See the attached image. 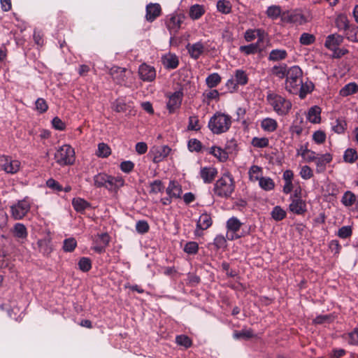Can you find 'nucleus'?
I'll list each match as a JSON object with an SVG mask.
<instances>
[{"instance_id":"32","label":"nucleus","mask_w":358,"mask_h":358,"mask_svg":"<svg viewBox=\"0 0 358 358\" xmlns=\"http://www.w3.org/2000/svg\"><path fill=\"white\" fill-rule=\"evenodd\" d=\"M248 174L252 182H257L263 177L262 168L256 165L250 167Z\"/></svg>"},{"instance_id":"48","label":"nucleus","mask_w":358,"mask_h":358,"mask_svg":"<svg viewBox=\"0 0 358 358\" xmlns=\"http://www.w3.org/2000/svg\"><path fill=\"white\" fill-rule=\"evenodd\" d=\"M315 41V36L308 33H303L299 38V42L303 45H309Z\"/></svg>"},{"instance_id":"5","label":"nucleus","mask_w":358,"mask_h":358,"mask_svg":"<svg viewBox=\"0 0 358 358\" xmlns=\"http://www.w3.org/2000/svg\"><path fill=\"white\" fill-rule=\"evenodd\" d=\"M270 106L280 116L286 115L292 108V103L289 100L282 96L273 94H270Z\"/></svg>"},{"instance_id":"52","label":"nucleus","mask_w":358,"mask_h":358,"mask_svg":"<svg viewBox=\"0 0 358 358\" xmlns=\"http://www.w3.org/2000/svg\"><path fill=\"white\" fill-rule=\"evenodd\" d=\"M236 84L244 85L248 83V76L243 70H237L235 73Z\"/></svg>"},{"instance_id":"37","label":"nucleus","mask_w":358,"mask_h":358,"mask_svg":"<svg viewBox=\"0 0 358 358\" xmlns=\"http://www.w3.org/2000/svg\"><path fill=\"white\" fill-rule=\"evenodd\" d=\"M358 158V155L356 150L348 148L345 151L343 159L345 162L353 163Z\"/></svg>"},{"instance_id":"42","label":"nucleus","mask_w":358,"mask_h":358,"mask_svg":"<svg viewBox=\"0 0 358 358\" xmlns=\"http://www.w3.org/2000/svg\"><path fill=\"white\" fill-rule=\"evenodd\" d=\"M345 339H348V343L352 345H358V327L352 331L343 335Z\"/></svg>"},{"instance_id":"14","label":"nucleus","mask_w":358,"mask_h":358,"mask_svg":"<svg viewBox=\"0 0 358 358\" xmlns=\"http://www.w3.org/2000/svg\"><path fill=\"white\" fill-rule=\"evenodd\" d=\"M264 49V45L262 44V39L260 38L255 43H251L248 45H241L239 48L240 52L244 53L246 55L255 54L256 52L262 53Z\"/></svg>"},{"instance_id":"21","label":"nucleus","mask_w":358,"mask_h":358,"mask_svg":"<svg viewBox=\"0 0 358 358\" xmlns=\"http://www.w3.org/2000/svg\"><path fill=\"white\" fill-rule=\"evenodd\" d=\"M162 62L168 69H175L179 64L178 57L175 54L169 53L162 57Z\"/></svg>"},{"instance_id":"40","label":"nucleus","mask_w":358,"mask_h":358,"mask_svg":"<svg viewBox=\"0 0 358 358\" xmlns=\"http://www.w3.org/2000/svg\"><path fill=\"white\" fill-rule=\"evenodd\" d=\"M176 342L178 345L183 346L185 348H189L192 345V340L186 335L177 336Z\"/></svg>"},{"instance_id":"28","label":"nucleus","mask_w":358,"mask_h":358,"mask_svg":"<svg viewBox=\"0 0 358 358\" xmlns=\"http://www.w3.org/2000/svg\"><path fill=\"white\" fill-rule=\"evenodd\" d=\"M321 109L319 106H315L310 108L308 113V120L314 124L319 123L320 121Z\"/></svg>"},{"instance_id":"25","label":"nucleus","mask_w":358,"mask_h":358,"mask_svg":"<svg viewBox=\"0 0 358 358\" xmlns=\"http://www.w3.org/2000/svg\"><path fill=\"white\" fill-rule=\"evenodd\" d=\"M343 42V37L337 34H331L327 36L324 45L329 50H334L335 48Z\"/></svg>"},{"instance_id":"1","label":"nucleus","mask_w":358,"mask_h":358,"mask_svg":"<svg viewBox=\"0 0 358 358\" xmlns=\"http://www.w3.org/2000/svg\"><path fill=\"white\" fill-rule=\"evenodd\" d=\"M234 178L229 172H227L215 182L213 191L214 194L218 197L229 198L234 192Z\"/></svg>"},{"instance_id":"17","label":"nucleus","mask_w":358,"mask_h":358,"mask_svg":"<svg viewBox=\"0 0 358 358\" xmlns=\"http://www.w3.org/2000/svg\"><path fill=\"white\" fill-rule=\"evenodd\" d=\"M186 49L192 59H198L203 53L205 47L203 44L199 41L194 44L188 43L186 45Z\"/></svg>"},{"instance_id":"49","label":"nucleus","mask_w":358,"mask_h":358,"mask_svg":"<svg viewBox=\"0 0 358 358\" xmlns=\"http://www.w3.org/2000/svg\"><path fill=\"white\" fill-rule=\"evenodd\" d=\"M346 125L345 121L337 119L332 123V129L337 134H342L344 132Z\"/></svg>"},{"instance_id":"64","label":"nucleus","mask_w":358,"mask_h":358,"mask_svg":"<svg viewBox=\"0 0 358 358\" xmlns=\"http://www.w3.org/2000/svg\"><path fill=\"white\" fill-rule=\"evenodd\" d=\"M46 185L49 188L57 192H61L63 190L62 186L60 185V184L53 178H49L46 181Z\"/></svg>"},{"instance_id":"39","label":"nucleus","mask_w":358,"mask_h":358,"mask_svg":"<svg viewBox=\"0 0 358 358\" xmlns=\"http://www.w3.org/2000/svg\"><path fill=\"white\" fill-rule=\"evenodd\" d=\"M305 152H300L297 150V155H301L308 162H313L315 159V152L308 148V143L305 145L304 148Z\"/></svg>"},{"instance_id":"59","label":"nucleus","mask_w":358,"mask_h":358,"mask_svg":"<svg viewBox=\"0 0 358 358\" xmlns=\"http://www.w3.org/2000/svg\"><path fill=\"white\" fill-rule=\"evenodd\" d=\"M352 231L350 226H344L338 231V236L341 238H346L352 235Z\"/></svg>"},{"instance_id":"44","label":"nucleus","mask_w":358,"mask_h":358,"mask_svg":"<svg viewBox=\"0 0 358 358\" xmlns=\"http://www.w3.org/2000/svg\"><path fill=\"white\" fill-rule=\"evenodd\" d=\"M14 235L19 238H24L27 236V229L22 224L17 223L14 227Z\"/></svg>"},{"instance_id":"46","label":"nucleus","mask_w":358,"mask_h":358,"mask_svg":"<svg viewBox=\"0 0 358 358\" xmlns=\"http://www.w3.org/2000/svg\"><path fill=\"white\" fill-rule=\"evenodd\" d=\"M217 10L224 14H228L231 10V6L229 1L225 0H219L217 3Z\"/></svg>"},{"instance_id":"2","label":"nucleus","mask_w":358,"mask_h":358,"mask_svg":"<svg viewBox=\"0 0 358 358\" xmlns=\"http://www.w3.org/2000/svg\"><path fill=\"white\" fill-rule=\"evenodd\" d=\"M231 124V117L222 113H216L210 117L208 127L215 134L227 131Z\"/></svg>"},{"instance_id":"35","label":"nucleus","mask_w":358,"mask_h":358,"mask_svg":"<svg viewBox=\"0 0 358 358\" xmlns=\"http://www.w3.org/2000/svg\"><path fill=\"white\" fill-rule=\"evenodd\" d=\"M221 82V77L217 73L210 74L206 79V85L210 88L216 87Z\"/></svg>"},{"instance_id":"6","label":"nucleus","mask_w":358,"mask_h":358,"mask_svg":"<svg viewBox=\"0 0 358 358\" xmlns=\"http://www.w3.org/2000/svg\"><path fill=\"white\" fill-rule=\"evenodd\" d=\"M20 162L13 159L11 157L2 155L0 157V167L8 173H15L20 168Z\"/></svg>"},{"instance_id":"54","label":"nucleus","mask_w":358,"mask_h":358,"mask_svg":"<svg viewBox=\"0 0 358 358\" xmlns=\"http://www.w3.org/2000/svg\"><path fill=\"white\" fill-rule=\"evenodd\" d=\"M345 35L349 41L354 42L358 41V27H350V28L348 29L347 33H345Z\"/></svg>"},{"instance_id":"3","label":"nucleus","mask_w":358,"mask_h":358,"mask_svg":"<svg viewBox=\"0 0 358 358\" xmlns=\"http://www.w3.org/2000/svg\"><path fill=\"white\" fill-rule=\"evenodd\" d=\"M303 71L298 66H293L286 73V89L291 93L299 90L302 83Z\"/></svg>"},{"instance_id":"13","label":"nucleus","mask_w":358,"mask_h":358,"mask_svg":"<svg viewBox=\"0 0 358 358\" xmlns=\"http://www.w3.org/2000/svg\"><path fill=\"white\" fill-rule=\"evenodd\" d=\"M282 21L284 22L293 23L296 24H303L306 22V17L298 11L292 13H283Z\"/></svg>"},{"instance_id":"26","label":"nucleus","mask_w":358,"mask_h":358,"mask_svg":"<svg viewBox=\"0 0 358 358\" xmlns=\"http://www.w3.org/2000/svg\"><path fill=\"white\" fill-rule=\"evenodd\" d=\"M255 334L252 329L244 328L241 331H235L233 337L237 340H249L255 337Z\"/></svg>"},{"instance_id":"18","label":"nucleus","mask_w":358,"mask_h":358,"mask_svg":"<svg viewBox=\"0 0 358 358\" xmlns=\"http://www.w3.org/2000/svg\"><path fill=\"white\" fill-rule=\"evenodd\" d=\"M242 224L239 220L235 217L229 218L227 222V228L228 231L234 233L231 237H227L229 240L237 239L241 236L236 234V233L240 229Z\"/></svg>"},{"instance_id":"47","label":"nucleus","mask_w":358,"mask_h":358,"mask_svg":"<svg viewBox=\"0 0 358 358\" xmlns=\"http://www.w3.org/2000/svg\"><path fill=\"white\" fill-rule=\"evenodd\" d=\"M77 245V242L74 238H66L64 241L63 250L66 252H73Z\"/></svg>"},{"instance_id":"10","label":"nucleus","mask_w":358,"mask_h":358,"mask_svg":"<svg viewBox=\"0 0 358 358\" xmlns=\"http://www.w3.org/2000/svg\"><path fill=\"white\" fill-rule=\"evenodd\" d=\"M138 75L144 82H152L156 78V71L153 66L143 63L139 66Z\"/></svg>"},{"instance_id":"63","label":"nucleus","mask_w":358,"mask_h":358,"mask_svg":"<svg viewBox=\"0 0 358 358\" xmlns=\"http://www.w3.org/2000/svg\"><path fill=\"white\" fill-rule=\"evenodd\" d=\"M120 170L126 173L131 172L134 168V164L131 161H124L120 163Z\"/></svg>"},{"instance_id":"41","label":"nucleus","mask_w":358,"mask_h":358,"mask_svg":"<svg viewBox=\"0 0 358 358\" xmlns=\"http://www.w3.org/2000/svg\"><path fill=\"white\" fill-rule=\"evenodd\" d=\"M111 153V150L110 147L104 143H100L98 145V150L96 152V155L100 157H108Z\"/></svg>"},{"instance_id":"22","label":"nucleus","mask_w":358,"mask_h":358,"mask_svg":"<svg viewBox=\"0 0 358 358\" xmlns=\"http://www.w3.org/2000/svg\"><path fill=\"white\" fill-rule=\"evenodd\" d=\"M166 194L175 199L180 198L182 192L181 186L176 181H170L169 186L166 189Z\"/></svg>"},{"instance_id":"55","label":"nucleus","mask_w":358,"mask_h":358,"mask_svg":"<svg viewBox=\"0 0 358 358\" xmlns=\"http://www.w3.org/2000/svg\"><path fill=\"white\" fill-rule=\"evenodd\" d=\"M198 250L199 245L194 241L187 243L184 247V251L187 254L194 255L198 252Z\"/></svg>"},{"instance_id":"16","label":"nucleus","mask_w":358,"mask_h":358,"mask_svg":"<svg viewBox=\"0 0 358 358\" xmlns=\"http://www.w3.org/2000/svg\"><path fill=\"white\" fill-rule=\"evenodd\" d=\"M217 175V170L213 166H205L200 170V176L205 183H211Z\"/></svg>"},{"instance_id":"58","label":"nucleus","mask_w":358,"mask_h":358,"mask_svg":"<svg viewBox=\"0 0 358 358\" xmlns=\"http://www.w3.org/2000/svg\"><path fill=\"white\" fill-rule=\"evenodd\" d=\"M268 144V139L267 138H257L255 137L252 140V145L255 148H265Z\"/></svg>"},{"instance_id":"30","label":"nucleus","mask_w":358,"mask_h":358,"mask_svg":"<svg viewBox=\"0 0 358 358\" xmlns=\"http://www.w3.org/2000/svg\"><path fill=\"white\" fill-rule=\"evenodd\" d=\"M72 205L76 211L83 213L90 206V203L81 198H75L72 201Z\"/></svg>"},{"instance_id":"31","label":"nucleus","mask_w":358,"mask_h":358,"mask_svg":"<svg viewBox=\"0 0 358 358\" xmlns=\"http://www.w3.org/2000/svg\"><path fill=\"white\" fill-rule=\"evenodd\" d=\"M287 57V52L282 49H273L270 51V61H281Z\"/></svg>"},{"instance_id":"51","label":"nucleus","mask_w":358,"mask_h":358,"mask_svg":"<svg viewBox=\"0 0 358 358\" xmlns=\"http://www.w3.org/2000/svg\"><path fill=\"white\" fill-rule=\"evenodd\" d=\"M164 187L160 180H155L150 183V194H157L164 191Z\"/></svg>"},{"instance_id":"43","label":"nucleus","mask_w":358,"mask_h":358,"mask_svg":"<svg viewBox=\"0 0 358 358\" xmlns=\"http://www.w3.org/2000/svg\"><path fill=\"white\" fill-rule=\"evenodd\" d=\"M188 149L190 152H199L202 150V143L196 138L189 139L187 143Z\"/></svg>"},{"instance_id":"33","label":"nucleus","mask_w":358,"mask_h":358,"mask_svg":"<svg viewBox=\"0 0 358 358\" xmlns=\"http://www.w3.org/2000/svg\"><path fill=\"white\" fill-rule=\"evenodd\" d=\"M357 91L358 85L355 83H350L340 90V94L343 96H348L356 93Z\"/></svg>"},{"instance_id":"62","label":"nucleus","mask_w":358,"mask_h":358,"mask_svg":"<svg viewBox=\"0 0 358 358\" xmlns=\"http://www.w3.org/2000/svg\"><path fill=\"white\" fill-rule=\"evenodd\" d=\"M336 25L338 29H344L345 31V33H347L348 29H350L351 27L350 26L347 18L345 17H338L336 20Z\"/></svg>"},{"instance_id":"15","label":"nucleus","mask_w":358,"mask_h":358,"mask_svg":"<svg viewBox=\"0 0 358 358\" xmlns=\"http://www.w3.org/2000/svg\"><path fill=\"white\" fill-rule=\"evenodd\" d=\"M213 224V220L210 214L206 213L200 215L195 230L196 235H200L199 231H203L208 229Z\"/></svg>"},{"instance_id":"56","label":"nucleus","mask_w":358,"mask_h":358,"mask_svg":"<svg viewBox=\"0 0 358 358\" xmlns=\"http://www.w3.org/2000/svg\"><path fill=\"white\" fill-rule=\"evenodd\" d=\"M199 121L197 116H190L189 117V122L187 129L191 131H199L201 127L199 124Z\"/></svg>"},{"instance_id":"7","label":"nucleus","mask_w":358,"mask_h":358,"mask_svg":"<svg viewBox=\"0 0 358 358\" xmlns=\"http://www.w3.org/2000/svg\"><path fill=\"white\" fill-rule=\"evenodd\" d=\"M29 209L30 205L27 201H20L17 204L11 206L12 215L15 220H20L27 215Z\"/></svg>"},{"instance_id":"20","label":"nucleus","mask_w":358,"mask_h":358,"mask_svg":"<svg viewBox=\"0 0 358 358\" xmlns=\"http://www.w3.org/2000/svg\"><path fill=\"white\" fill-rule=\"evenodd\" d=\"M161 6L159 3H150L146 6L145 18L149 22L154 21L161 14Z\"/></svg>"},{"instance_id":"50","label":"nucleus","mask_w":358,"mask_h":358,"mask_svg":"<svg viewBox=\"0 0 358 358\" xmlns=\"http://www.w3.org/2000/svg\"><path fill=\"white\" fill-rule=\"evenodd\" d=\"M78 267L83 272L89 271L92 268V262L88 257H82L78 262Z\"/></svg>"},{"instance_id":"38","label":"nucleus","mask_w":358,"mask_h":358,"mask_svg":"<svg viewBox=\"0 0 358 358\" xmlns=\"http://www.w3.org/2000/svg\"><path fill=\"white\" fill-rule=\"evenodd\" d=\"M314 87L313 84L310 83H301L299 87V97L303 99L306 97L308 93H310L313 91Z\"/></svg>"},{"instance_id":"36","label":"nucleus","mask_w":358,"mask_h":358,"mask_svg":"<svg viewBox=\"0 0 358 358\" xmlns=\"http://www.w3.org/2000/svg\"><path fill=\"white\" fill-rule=\"evenodd\" d=\"M108 175L100 173L94 176V185L96 187H105Z\"/></svg>"},{"instance_id":"53","label":"nucleus","mask_w":358,"mask_h":358,"mask_svg":"<svg viewBox=\"0 0 358 358\" xmlns=\"http://www.w3.org/2000/svg\"><path fill=\"white\" fill-rule=\"evenodd\" d=\"M213 245L215 246L216 250H218L221 248H224L227 246V240L225 237L222 235H217L215 236L213 241Z\"/></svg>"},{"instance_id":"4","label":"nucleus","mask_w":358,"mask_h":358,"mask_svg":"<svg viewBox=\"0 0 358 358\" xmlns=\"http://www.w3.org/2000/svg\"><path fill=\"white\" fill-rule=\"evenodd\" d=\"M55 159L61 166L71 165L76 159L74 149L69 145H64L55 152Z\"/></svg>"},{"instance_id":"24","label":"nucleus","mask_w":358,"mask_h":358,"mask_svg":"<svg viewBox=\"0 0 358 358\" xmlns=\"http://www.w3.org/2000/svg\"><path fill=\"white\" fill-rule=\"evenodd\" d=\"M287 71V65L285 64L274 65L270 69L271 75L279 80H282L285 78Z\"/></svg>"},{"instance_id":"11","label":"nucleus","mask_w":358,"mask_h":358,"mask_svg":"<svg viewBox=\"0 0 358 358\" xmlns=\"http://www.w3.org/2000/svg\"><path fill=\"white\" fill-rule=\"evenodd\" d=\"M184 18L182 15H172L166 20V25L171 35H175L178 32Z\"/></svg>"},{"instance_id":"60","label":"nucleus","mask_w":358,"mask_h":358,"mask_svg":"<svg viewBox=\"0 0 358 358\" xmlns=\"http://www.w3.org/2000/svg\"><path fill=\"white\" fill-rule=\"evenodd\" d=\"M35 103H36V108L39 113H45V111H47L48 106V104L44 99L38 98L36 101Z\"/></svg>"},{"instance_id":"57","label":"nucleus","mask_w":358,"mask_h":358,"mask_svg":"<svg viewBox=\"0 0 358 358\" xmlns=\"http://www.w3.org/2000/svg\"><path fill=\"white\" fill-rule=\"evenodd\" d=\"M215 153H214V157H216L220 162H226L229 157L228 152L222 149L220 147H217L215 150Z\"/></svg>"},{"instance_id":"19","label":"nucleus","mask_w":358,"mask_h":358,"mask_svg":"<svg viewBox=\"0 0 358 358\" xmlns=\"http://www.w3.org/2000/svg\"><path fill=\"white\" fill-rule=\"evenodd\" d=\"M289 210L297 215H302L306 211V203L302 199H294L289 205Z\"/></svg>"},{"instance_id":"12","label":"nucleus","mask_w":358,"mask_h":358,"mask_svg":"<svg viewBox=\"0 0 358 358\" xmlns=\"http://www.w3.org/2000/svg\"><path fill=\"white\" fill-rule=\"evenodd\" d=\"M124 185V180L122 176H113L108 175L105 188L109 192L116 194Z\"/></svg>"},{"instance_id":"9","label":"nucleus","mask_w":358,"mask_h":358,"mask_svg":"<svg viewBox=\"0 0 358 358\" xmlns=\"http://www.w3.org/2000/svg\"><path fill=\"white\" fill-rule=\"evenodd\" d=\"M183 96L184 94L182 91L178 90L169 96V101L166 103V107L169 113H173L180 107Z\"/></svg>"},{"instance_id":"27","label":"nucleus","mask_w":358,"mask_h":358,"mask_svg":"<svg viewBox=\"0 0 358 358\" xmlns=\"http://www.w3.org/2000/svg\"><path fill=\"white\" fill-rule=\"evenodd\" d=\"M264 31L260 29H248L244 34V38L246 41L250 42L254 41L256 38L262 39V44L264 41Z\"/></svg>"},{"instance_id":"34","label":"nucleus","mask_w":358,"mask_h":358,"mask_svg":"<svg viewBox=\"0 0 358 358\" xmlns=\"http://www.w3.org/2000/svg\"><path fill=\"white\" fill-rule=\"evenodd\" d=\"M356 201V196L350 191L345 192L341 199L342 203L347 207L352 206Z\"/></svg>"},{"instance_id":"8","label":"nucleus","mask_w":358,"mask_h":358,"mask_svg":"<svg viewBox=\"0 0 358 358\" xmlns=\"http://www.w3.org/2000/svg\"><path fill=\"white\" fill-rule=\"evenodd\" d=\"M127 72V69L119 66H113L109 70V74L111 76L113 80L120 85H126Z\"/></svg>"},{"instance_id":"23","label":"nucleus","mask_w":358,"mask_h":358,"mask_svg":"<svg viewBox=\"0 0 358 358\" xmlns=\"http://www.w3.org/2000/svg\"><path fill=\"white\" fill-rule=\"evenodd\" d=\"M331 160L332 157L329 153L321 155L320 157H316L313 162H315L317 166V171H324L325 170L326 164L329 163Z\"/></svg>"},{"instance_id":"45","label":"nucleus","mask_w":358,"mask_h":358,"mask_svg":"<svg viewBox=\"0 0 358 358\" xmlns=\"http://www.w3.org/2000/svg\"><path fill=\"white\" fill-rule=\"evenodd\" d=\"M271 216L275 220L280 221L285 217L286 212L280 206H277L273 208Z\"/></svg>"},{"instance_id":"29","label":"nucleus","mask_w":358,"mask_h":358,"mask_svg":"<svg viewBox=\"0 0 358 358\" xmlns=\"http://www.w3.org/2000/svg\"><path fill=\"white\" fill-rule=\"evenodd\" d=\"M205 13L203 6L194 4L190 7L189 15L192 20L199 19Z\"/></svg>"},{"instance_id":"61","label":"nucleus","mask_w":358,"mask_h":358,"mask_svg":"<svg viewBox=\"0 0 358 358\" xmlns=\"http://www.w3.org/2000/svg\"><path fill=\"white\" fill-rule=\"evenodd\" d=\"M136 229L140 234H145L149 230V224L147 221L139 220L136 224Z\"/></svg>"}]
</instances>
